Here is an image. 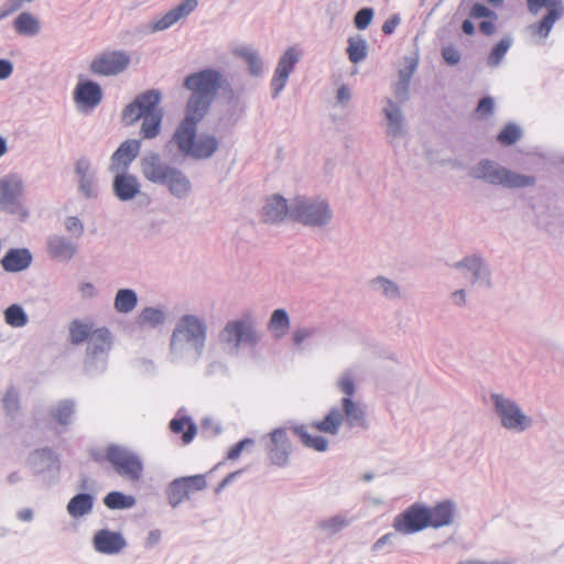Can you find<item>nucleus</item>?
<instances>
[{"label": "nucleus", "mask_w": 564, "mask_h": 564, "mask_svg": "<svg viewBox=\"0 0 564 564\" xmlns=\"http://www.w3.org/2000/svg\"><path fill=\"white\" fill-rule=\"evenodd\" d=\"M183 87L189 91L185 116L164 145V153L173 162L180 159L208 160L218 151L219 140L209 133L197 135L198 123L207 116L217 93L221 89L235 98L231 84L216 68H204L184 78Z\"/></svg>", "instance_id": "1"}, {"label": "nucleus", "mask_w": 564, "mask_h": 564, "mask_svg": "<svg viewBox=\"0 0 564 564\" xmlns=\"http://www.w3.org/2000/svg\"><path fill=\"white\" fill-rule=\"evenodd\" d=\"M207 330V324L203 317L194 314L181 316L170 339L171 360L180 362L194 352V361L197 362L205 350Z\"/></svg>", "instance_id": "2"}, {"label": "nucleus", "mask_w": 564, "mask_h": 564, "mask_svg": "<svg viewBox=\"0 0 564 564\" xmlns=\"http://www.w3.org/2000/svg\"><path fill=\"white\" fill-rule=\"evenodd\" d=\"M140 169L145 180L166 186L176 198H186L192 191L187 175L180 169L164 163L158 152H147L140 160Z\"/></svg>", "instance_id": "3"}, {"label": "nucleus", "mask_w": 564, "mask_h": 564, "mask_svg": "<svg viewBox=\"0 0 564 564\" xmlns=\"http://www.w3.org/2000/svg\"><path fill=\"white\" fill-rule=\"evenodd\" d=\"M469 176L491 185H501L507 188H524L534 186L536 178L532 175L513 172L498 162L482 159L469 170Z\"/></svg>", "instance_id": "4"}, {"label": "nucleus", "mask_w": 564, "mask_h": 564, "mask_svg": "<svg viewBox=\"0 0 564 564\" xmlns=\"http://www.w3.org/2000/svg\"><path fill=\"white\" fill-rule=\"evenodd\" d=\"M333 218V208L325 198L296 196L291 200V219L305 227L324 229Z\"/></svg>", "instance_id": "5"}, {"label": "nucleus", "mask_w": 564, "mask_h": 564, "mask_svg": "<svg viewBox=\"0 0 564 564\" xmlns=\"http://www.w3.org/2000/svg\"><path fill=\"white\" fill-rule=\"evenodd\" d=\"M427 506L422 502H414L404 511L399 513L393 519V529L395 532H390L381 536L373 545V551H379L386 544H393L399 539L398 533L410 535L423 531L429 528L427 521Z\"/></svg>", "instance_id": "6"}, {"label": "nucleus", "mask_w": 564, "mask_h": 564, "mask_svg": "<svg viewBox=\"0 0 564 564\" xmlns=\"http://www.w3.org/2000/svg\"><path fill=\"white\" fill-rule=\"evenodd\" d=\"M492 409L502 429L514 434L527 432L533 426V417L525 414L518 402L502 393H490Z\"/></svg>", "instance_id": "7"}, {"label": "nucleus", "mask_w": 564, "mask_h": 564, "mask_svg": "<svg viewBox=\"0 0 564 564\" xmlns=\"http://www.w3.org/2000/svg\"><path fill=\"white\" fill-rule=\"evenodd\" d=\"M219 341L229 354H238L241 347H256L261 340V334L250 316L232 319L226 323L218 335Z\"/></svg>", "instance_id": "8"}, {"label": "nucleus", "mask_w": 564, "mask_h": 564, "mask_svg": "<svg viewBox=\"0 0 564 564\" xmlns=\"http://www.w3.org/2000/svg\"><path fill=\"white\" fill-rule=\"evenodd\" d=\"M113 345V337L107 327L94 330L87 341L84 369L87 373L102 372L107 368L109 352Z\"/></svg>", "instance_id": "9"}, {"label": "nucleus", "mask_w": 564, "mask_h": 564, "mask_svg": "<svg viewBox=\"0 0 564 564\" xmlns=\"http://www.w3.org/2000/svg\"><path fill=\"white\" fill-rule=\"evenodd\" d=\"M107 460L121 477L131 481H139L142 477L143 464L133 452L120 445H109L106 451Z\"/></svg>", "instance_id": "10"}, {"label": "nucleus", "mask_w": 564, "mask_h": 564, "mask_svg": "<svg viewBox=\"0 0 564 564\" xmlns=\"http://www.w3.org/2000/svg\"><path fill=\"white\" fill-rule=\"evenodd\" d=\"M162 94L159 89H149L139 94L122 110V122L126 126H133L141 117L163 111L160 107Z\"/></svg>", "instance_id": "11"}, {"label": "nucleus", "mask_w": 564, "mask_h": 564, "mask_svg": "<svg viewBox=\"0 0 564 564\" xmlns=\"http://www.w3.org/2000/svg\"><path fill=\"white\" fill-rule=\"evenodd\" d=\"M130 55L122 50L104 51L94 56L88 70L98 77H111L123 73L130 64Z\"/></svg>", "instance_id": "12"}, {"label": "nucleus", "mask_w": 564, "mask_h": 564, "mask_svg": "<svg viewBox=\"0 0 564 564\" xmlns=\"http://www.w3.org/2000/svg\"><path fill=\"white\" fill-rule=\"evenodd\" d=\"M24 195V183L17 173H10L0 178V210L14 215L22 208L21 198Z\"/></svg>", "instance_id": "13"}, {"label": "nucleus", "mask_w": 564, "mask_h": 564, "mask_svg": "<svg viewBox=\"0 0 564 564\" xmlns=\"http://www.w3.org/2000/svg\"><path fill=\"white\" fill-rule=\"evenodd\" d=\"M529 12L538 14L541 9H546V14L538 24L530 28L542 37H547L554 23L563 15V0H527Z\"/></svg>", "instance_id": "14"}, {"label": "nucleus", "mask_w": 564, "mask_h": 564, "mask_svg": "<svg viewBox=\"0 0 564 564\" xmlns=\"http://www.w3.org/2000/svg\"><path fill=\"white\" fill-rule=\"evenodd\" d=\"M454 269L470 273V284L485 289L492 288L491 269L488 261L479 253L464 257L453 264Z\"/></svg>", "instance_id": "15"}, {"label": "nucleus", "mask_w": 564, "mask_h": 564, "mask_svg": "<svg viewBox=\"0 0 564 564\" xmlns=\"http://www.w3.org/2000/svg\"><path fill=\"white\" fill-rule=\"evenodd\" d=\"M197 6L198 0H181L163 15L153 18L145 26V33L153 34L172 28L181 20L186 19Z\"/></svg>", "instance_id": "16"}, {"label": "nucleus", "mask_w": 564, "mask_h": 564, "mask_svg": "<svg viewBox=\"0 0 564 564\" xmlns=\"http://www.w3.org/2000/svg\"><path fill=\"white\" fill-rule=\"evenodd\" d=\"M78 251V242L63 234L54 232L45 238V252L52 261L68 263Z\"/></svg>", "instance_id": "17"}, {"label": "nucleus", "mask_w": 564, "mask_h": 564, "mask_svg": "<svg viewBox=\"0 0 564 564\" xmlns=\"http://www.w3.org/2000/svg\"><path fill=\"white\" fill-rule=\"evenodd\" d=\"M74 173L77 181L78 192L88 199L98 196V185L96 169L93 166L89 158L79 156L74 165Z\"/></svg>", "instance_id": "18"}, {"label": "nucleus", "mask_w": 564, "mask_h": 564, "mask_svg": "<svg viewBox=\"0 0 564 564\" xmlns=\"http://www.w3.org/2000/svg\"><path fill=\"white\" fill-rule=\"evenodd\" d=\"M26 465L34 475L54 474L56 476L61 469L58 455L50 447L37 448L31 452L26 458Z\"/></svg>", "instance_id": "19"}, {"label": "nucleus", "mask_w": 564, "mask_h": 564, "mask_svg": "<svg viewBox=\"0 0 564 564\" xmlns=\"http://www.w3.org/2000/svg\"><path fill=\"white\" fill-rule=\"evenodd\" d=\"M383 115L387 120L386 134L393 144L395 140L402 139L406 134V121L401 107L391 98L386 99Z\"/></svg>", "instance_id": "20"}, {"label": "nucleus", "mask_w": 564, "mask_h": 564, "mask_svg": "<svg viewBox=\"0 0 564 564\" xmlns=\"http://www.w3.org/2000/svg\"><path fill=\"white\" fill-rule=\"evenodd\" d=\"M74 101L85 109L96 108L102 100L104 93L101 86L91 79L78 80L74 93Z\"/></svg>", "instance_id": "21"}, {"label": "nucleus", "mask_w": 564, "mask_h": 564, "mask_svg": "<svg viewBox=\"0 0 564 564\" xmlns=\"http://www.w3.org/2000/svg\"><path fill=\"white\" fill-rule=\"evenodd\" d=\"M141 142L135 139L123 141L113 152L110 159L109 172H128L130 164L139 155Z\"/></svg>", "instance_id": "22"}, {"label": "nucleus", "mask_w": 564, "mask_h": 564, "mask_svg": "<svg viewBox=\"0 0 564 564\" xmlns=\"http://www.w3.org/2000/svg\"><path fill=\"white\" fill-rule=\"evenodd\" d=\"M267 449L273 465L283 467L288 464L291 444L284 429H275L270 433Z\"/></svg>", "instance_id": "23"}, {"label": "nucleus", "mask_w": 564, "mask_h": 564, "mask_svg": "<svg viewBox=\"0 0 564 564\" xmlns=\"http://www.w3.org/2000/svg\"><path fill=\"white\" fill-rule=\"evenodd\" d=\"M112 193L120 202H129L141 194V183L139 178L128 172L115 173L112 180Z\"/></svg>", "instance_id": "24"}, {"label": "nucleus", "mask_w": 564, "mask_h": 564, "mask_svg": "<svg viewBox=\"0 0 564 564\" xmlns=\"http://www.w3.org/2000/svg\"><path fill=\"white\" fill-rule=\"evenodd\" d=\"M456 505L451 500H443L431 507L427 506L429 528L440 529L452 525L456 519Z\"/></svg>", "instance_id": "25"}, {"label": "nucleus", "mask_w": 564, "mask_h": 564, "mask_svg": "<svg viewBox=\"0 0 564 564\" xmlns=\"http://www.w3.org/2000/svg\"><path fill=\"white\" fill-rule=\"evenodd\" d=\"M286 216L291 218V202L279 195H272L262 207V220L267 224H278Z\"/></svg>", "instance_id": "26"}, {"label": "nucleus", "mask_w": 564, "mask_h": 564, "mask_svg": "<svg viewBox=\"0 0 564 564\" xmlns=\"http://www.w3.org/2000/svg\"><path fill=\"white\" fill-rule=\"evenodd\" d=\"M94 545L100 553L115 554L126 546V541L121 533L104 529L95 534Z\"/></svg>", "instance_id": "27"}, {"label": "nucleus", "mask_w": 564, "mask_h": 564, "mask_svg": "<svg viewBox=\"0 0 564 564\" xmlns=\"http://www.w3.org/2000/svg\"><path fill=\"white\" fill-rule=\"evenodd\" d=\"M32 259L28 248H11L1 259V265L6 272H20L31 265Z\"/></svg>", "instance_id": "28"}, {"label": "nucleus", "mask_w": 564, "mask_h": 564, "mask_svg": "<svg viewBox=\"0 0 564 564\" xmlns=\"http://www.w3.org/2000/svg\"><path fill=\"white\" fill-rule=\"evenodd\" d=\"M232 54L246 63L248 74L251 77L259 78L263 75L264 62L258 50L241 45L236 47Z\"/></svg>", "instance_id": "29"}, {"label": "nucleus", "mask_w": 564, "mask_h": 564, "mask_svg": "<svg viewBox=\"0 0 564 564\" xmlns=\"http://www.w3.org/2000/svg\"><path fill=\"white\" fill-rule=\"evenodd\" d=\"M341 408L344 421H346L349 427L368 429L367 413L360 403L352 401L351 398H343Z\"/></svg>", "instance_id": "30"}, {"label": "nucleus", "mask_w": 564, "mask_h": 564, "mask_svg": "<svg viewBox=\"0 0 564 564\" xmlns=\"http://www.w3.org/2000/svg\"><path fill=\"white\" fill-rule=\"evenodd\" d=\"M344 423V414L339 408H332L324 420L316 421L312 426L323 433L337 435L341 424Z\"/></svg>", "instance_id": "31"}, {"label": "nucleus", "mask_w": 564, "mask_h": 564, "mask_svg": "<svg viewBox=\"0 0 564 564\" xmlns=\"http://www.w3.org/2000/svg\"><path fill=\"white\" fill-rule=\"evenodd\" d=\"M94 496L86 492L75 495L67 503V512L72 518H82L91 512Z\"/></svg>", "instance_id": "32"}, {"label": "nucleus", "mask_w": 564, "mask_h": 564, "mask_svg": "<svg viewBox=\"0 0 564 564\" xmlns=\"http://www.w3.org/2000/svg\"><path fill=\"white\" fill-rule=\"evenodd\" d=\"M351 520L341 513H337L329 518L321 519L316 522V529L326 536H333L349 527Z\"/></svg>", "instance_id": "33"}, {"label": "nucleus", "mask_w": 564, "mask_h": 564, "mask_svg": "<svg viewBox=\"0 0 564 564\" xmlns=\"http://www.w3.org/2000/svg\"><path fill=\"white\" fill-rule=\"evenodd\" d=\"M95 329L93 324L85 323L82 319H73L68 325V339L74 346H78L88 341Z\"/></svg>", "instance_id": "34"}, {"label": "nucleus", "mask_w": 564, "mask_h": 564, "mask_svg": "<svg viewBox=\"0 0 564 564\" xmlns=\"http://www.w3.org/2000/svg\"><path fill=\"white\" fill-rule=\"evenodd\" d=\"M14 30L24 36H35L41 31L40 21L30 12L20 13L13 22Z\"/></svg>", "instance_id": "35"}, {"label": "nucleus", "mask_w": 564, "mask_h": 564, "mask_svg": "<svg viewBox=\"0 0 564 564\" xmlns=\"http://www.w3.org/2000/svg\"><path fill=\"white\" fill-rule=\"evenodd\" d=\"M302 52L296 46L288 47L278 61L276 73L290 77L294 66L301 61Z\"/></svg>", "instance_id": "36"}, {"label": "nucleus", "mask_w": 564, "mask_h": 564, "mask_svg": "<svg viewBox=\"0 0 564 564\" xmlns=\"http://www.w3.org/2000/svg\"><path fill=\"white\" fill-rule=\"evenodd\" d=\"M290 316L284 308H276L272 312L268 322V329L274 333V338L284 336L290 328Z\"/></svg>", "instance_id": "37"}, {"label": "nucleus", "mask_w": 564, "mask_h": 564, "mask_svg": "<svg viewBox=\"0 0 564 564\" xmlns=\"http://www.w3.org/2000/svg\"><path fill=\"white\" fill-rule=\"evenodd\" d=\"M138 304V295L132 289H120L116 293L113 306L118 313L128 314Z\"/></svg>", "instance_id": "38"}, {"label": "nucleus", "mask_w": 564, "mask_h": 564, "mask_svg": "<svg viewBox=\"0 0 564 564\" xmlns=\"http://www.w3.org/2000/svg\"><path fill=\"white\" fill-rule=\"evenodd\" d=\"M370 288L389 300H398L401 297L399 285L394 281L382 275L370 280Z\"/></svg>", "instance_id": "39"}, {"label": "nucleus", "mask_w": 564, "mask_h": 564, "mask_svg": "<svg viewBox=\"0 0 564 564\" xmlns=\"http://www.w3.org/2000/svg\"><path fill=\"white\" fill-rule=\"evenodd\" d=\"M163 116V111H158L155 113H150V116L141 117L142 123L140 133L144 139H153L160 134Z\"/></svg>", "instance_id": "40"}, {"label": "nucleus", "mask_w": 564, "mask_h": 564, "mask_svg": "<svg viewBox=\"0 0 564 564\" xmlns=\"http://www.w3.org/2000/svg\"><path fill=\"white\" fill-rule=\"evenodd\" d=\"M346 52L351 63H360L368 55L367 41L361 35L350 36Z\"/></svg>", "instance_id": "41"}, {"label": "nucleus", "mask_w": 564, "mask_h": 564, "mask_svg": "<svg viewBox=\"0 0 564 564\" xmlns=\"http://www.w3.org/2000/svg\"><path fill=\"white\" fill-rule=\"evenodd\" d=\"M295 435L300 437L302 443L308 447L313 448L317 452H325L328 448V441L324 436L321 435H311L305 426H296L293 429Z\"/></svg>", "instance_id": "42"}, {"label": "nucleus", "mask_w": 564, "mask_h": 564, "mask_svg": "<svg viewBox=\"0 0 564 564\" xmlns=\"http://www.w3.org/2000/svg\"><path fill=\"white\" fill-rule=\"evenodd\" d=\"M104 503L111 510H124L130 509L135 505V498L120 491H111L105 496Z\"/></svg>", "instance_id": "43"}, {"label": "nucleus", "mask_w": 564, "mask_h": 564, "mask_svg": "<svg viewBox=\"0 0 564 564\" xmlns=\"http://www.w3.org/2000/svg\"><path fill=\"white\" fill-rule=\"evenodd\" d=\"M165 313L162 310L154 307H145L140 312L137 318V323L139 326H148L150 328H155L162 325L165 322Z\"/></svg>", "instance_id": "44"}, {"label": "nucleus", "mask_w": 564, "mask_h": 564, "mask_svg": "<svg viewBox=\"0 0 564 564\" xmlns=\"http://www.w3.org/2000/svg\"><path fill=\"white\" fill-rule=\"evenodd\" d=\"M167 500L171 507L176 508L182 501L188 498L189 491L187 489V485L184 479L176 478L174 479L167 488Z\"/></svg>", "instance_id": "45"}, {"label": "nucleus", "mask_w": 564, "mask_h": 564, "mask_svg": "<svg viewBox=\"0 0 564 564\" xmlns=\"http://www.w3.org/2000/svg\"><path fill=\"white\" fill-rule=\"evenodd\" d=\"M185 425H187V430L183 433L182 440L185 444H188L197 433L195 423L187 416L175 417L170 422V429L175 434L182 433Z\"/></svg>", "instance_id": "46"}, {"label": "nucleus", "mask_w": 564, "mask_h": 564, "mask_svg": "<svg viewBox=\"0 0 564 564\" xmlns=\"http://www.w3.org/2000/svg\"><path fill=\"white\" fill-rule=\"evenodd\" d=\"M6 323L14 328L24 327L29 323V316L20 304H12L3 312Z\"/></svg>", "instance_id": "47"}, {"label": "nucleus", "mask_w": 564, "mask_h": 564, "mask_svg": "<svg viewBox=\"0 0 564 564\" xmlns=\"http://www.w3.org/2000/svg\"><path fill=\"white\" fill-rule=\"evenodd\" d=\"M74 412L75 402L67 399L59 401L51 414L61 425H68L72 423Z\"/></svg>", "instance_id": "48"}, {"label": "nucleus", "mask_w": 564, "mask_h": 564, "mask_svg": "<svg viewBox=\"0 0 564 564\" xmlns=\"http://www.w3.org/2000/svg\"><path fill=\"white\" fill-rule=\"evenodd\" d=\"M65 231L68 234L67 237L73 238L75 241L84 236L85 224L77 216H67L62 221Z\"/></svg>", "instance_id": "49"}, {"label": "nucleus", "mask_w": 564, "mask_h": 564, "mask_svg": "<svg viewBox=\"0 0 564 564\" xmlns=\"http://www.w3.org/2000/svg\"><path fill=\"white\" fill-rule=\"evenodd\" d=\"M522 135L521 129L512 122L507 123L497 135V141L505 145H512L520 140Z\"/></svg>", "instance_id": "50"}, {"label": "nucleus", "mask_w": 564, "mask_h": 564, "mask_svg": "<svg viewBox=\"0 0 564 564\" xmlns=\"http://www.w3.org/2000/svg\"><path fill=\"white\" fill-rule=\"evenodd\" d=\"M511 46V39L503 37L501 39L491 50L488 56V65L490 67H497L501 61L503 59L506 53Z\"/></svg>", "instance_id": "51"}, {"label": "nucleus", "mask_w": 564, "mask_h": 564, "mask_svg": "<svg viewBox=\"0 0 564 564\" xmlns=\"http://www.w3.org/2000/svg\"><path fill=\"white\" fill-rule=\"evenodd\" d=\"M2 405L8 415H14L18 413L20 410V395L17 388H8L2 399Z\"/></svg>", "instance_id": "52"}, {"label": "nucleus", "mask_w": 564, "mask_h": 564, "mask_svg": "<svg viewBox=\"0 0 564 564\" xmlns=\"http://www.w3.org/2000/svg\"><path fill=\"white\" fill-rule=\"evenodd\" d=\"M373 14L375 12L371 8H362L358 10L354 18L355 26L358 30L367 29L373 19Z\"/></svg>", "instance_id": "53"}, {"label": "nucleus", "mask_w": 564, "mask_h": 564, "mask_svg": "<svg viewBox=\"0 0 564 564\" xmlns=\"http://www.w3.org/2000/svg\"><path fill=\"white\" fill-rule=\"evenodd\" d=\"M337 387L346 395L345 398H350L355 393V380L349 371L341 373L339 380L337 381Z\"/></svg>", "instance_id": "54"}, {"label": "nucleus", "mask_w": 564, "mask_h": 564, "mask_svg": "<svg viewBox=\"0 0 564 564\" xmlns=\"http://www.w3.org/2000/svg\"><path fill=\"white\" fill-rule=\"evenodd\" d=\"M318 334L317 327H299L293 332V344L300 347L306 339L314 337Z\"/></svg>", "instance_id": "55"}, {"label": "nucleus", "mask_w": 564, "mask_h": 564, "mask_svg": "<svg viewBox=\"0 0 564 564\" xmlns=\"http://www.w3.org/2000/svg\"><path fill=\"white\" fill-rule=\"evenodd\" d=\"M469 15L473 19L491 18L497 20L498 18L495 11L490 10L482 3H475L470 9Z\"/></svg>", "instance_id": "56"}, {"label": "nucleus", "mask_w": 564, "mask_h": 564, "mask_svg": "<svg viewBox=\"0 0 564 564\" xmlns=\"http://www.w3.org/2000/svg\"><path fill=\"white\" fill-rule=\"evenodd\" d=\"M442 57L448 65L454 66L460 62L462 55L455 46L447 45L442 48Z\"/></svg>", "instance_id": "57"}, {"label": "nucleus", "mask_w": 564, "mask_h": 564, "mask_svg": "<svg viewBox=\"0 0 564 564\" xmlns=\"http://www.w3.org/2000/svg\"><path fill=\"white\" fill-rule=\"evenodd\" d=\"M288 80L289 77L274 72V75L271 79L272 97L274 99L278 98L281 91L284 89Z\"/></svg>", "instance_id": "58"}, {"label": "nucleus", "mask_w": 564, "mask_h": 564, "mask_svg": "<svg viewBox=\"0 0 564 564\" xmlns=\"http://www.w3.org/2000/svg\"><path fill=\"white\" fill-rule=\"evenodd\" d=\"M182 478L184 479L185 484L187 485L188 491L203 490L207 486L206 479L203 475H194V476H187V477H182Z\"/></svg>", "instance_id": "59"}, {"label": "nucleus", "mask_w": 564, "mask_h": 564, "mask_svg": "<svg viewBox=\"0 0 564 564\" xmlns=\"http://www.w3.org/2000/svg\"><path fill=\"white\" fill-rule=\"evenodd\" d=\"M393 94L399 102L406 101L410 95V84L397 82L393 87Z\"/></svg>", "instance_id": "60"}, {"label": "nucleus", "mask_w": 564, "mask_h": 564, "mask_svg": "<svg viewBox=\"0 0 564 564\" xmlns=\"http://www.w3.org/2000/svg\"><path fill=\"white\" fill-rule=\"evenodd\" d=\"M253 442L254 441L252 438H245V440L238 442L234 447L230 448V451L227 454V458L231 459V460L237 459L240 456L243 448L247 445H252Z\"/></svg>", "instance_id": "61"}, {"label": "nucleus", "mask_w": 564, "mask_h": 564, "mask_svg": "<svg viewBox=\"0 0 564 564\" xmlns=\"http://www.w3.org/2000/svg\"><path fill=\"white\" fill-rule=\"evenodd\" d=\"M416 68V62H411L405 68L399 70V79L400 83H406L410 84L412 76Z\"/></svg>", "instance_id": "62"}, {"label": "nucleus", "mask_w": 564, "mask_h": 564, "mask_svg": "<svg viewBox=\"0 0 564 564\" xmlns=\"http://www.w3.org/2000/svg\"><path fill=\"white\" fill-rule=\"evenodd\" d=\"M495 102L491 97H484L479 100L477 106V112L480 115H491L494 111Z\"/></svg>", "instance_id": "63"}, {"label": "nucleus", "mask_w": 564, "mask_h": 564, "mask_svg": "<svg viewBox=\"0 0 564 564\" xmlns=\"http://www.w3.org/2000/svg\"><path fill=\"white\" fill-rule=\"evenodd\" d=\"M78 290L84 299H93L98 294L97 289L90 282L80 283Z\"/></svg>", "instance_id": "64"}]
</instances>
